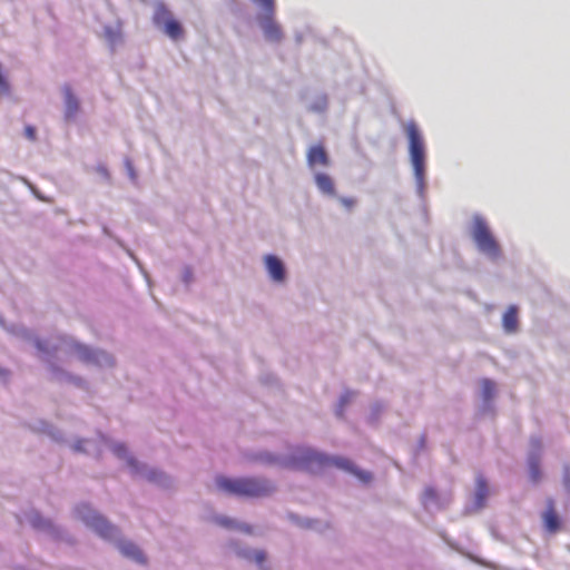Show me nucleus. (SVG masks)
<instances>
[{
  "label": "nucleus",
  "instance_id": "12",
  "mask_svg": "<svg viewBox=\"0 0 570 570\" xmlns=\"http://www.w3.org/2000/svg\"><path fill=\"white\" fill-rule=\"evenodd\" d=\"M53 360L55 358H46L48 370H49L51 379L53 381H56L58 383L72 384L79 389L87 387V381L83 377H81L79 375H75V374L66 371L60 365H58Z\"/></svg>",
  "mask_w": 570,
  "mask_h": 570
},
{
  "label": "nucleus",
  "instance_id": "42",
  "mask_svg": "<svg viewBox=\"0 0 570 570\" xmlns=\"http://www.w3.org/2000/svg\"><path fill=\"white\" fill-rule=\"evenodd\" d=\"M126 166L128 168L129 176L134 179L136 175H135L134 167H132V165H131L129 159H126Z\"/></svg>",
  "mask_w": 570,
  "mask_h": 570
},
{
  "label": "nucleus",
  "instance_id": "40",
  "mask_svg": "<svg viewBox=\"0 0 570 570\" xmlns=\"http://www.w3.org/2000/svg\"><path fill=\"white\" fill-rule=\"evenodd\" d=\"M10 375H11V372L8 368L0 366V380L3 383H8Z\"/></svg>",
  "mask_w": 570,
  "mask_h": 570
},
{
  "label": "nucleus",
  "instance_id": "33",
  "mask_svg": "<svg viewBox=\"0 0 570 570\" xmlns=\"http://www.w3.org/2000/svg\"><path fill=\"white\" fill-rule=\"evenodd\" d=\"M89 442L87 439H77L72 444L71 449L76 453H87V450L85 449V443Z\"/></svg>",
  "mask_w": 570,
  "mask_h": 570
},
{
  "label": "nucleus",
  "instance_id": "28",
  "mask_svg": "<svg viewBox=\"0 0 570 570\" xmlns=\"http://www.w3.org/2000/svg\"><path fill=\"white\" fill-rule=\"evenodd\" d=\"M481 386H482V399H484L485 404H488L489 401H492L494 397L495 384L490 379H482Z\"/></svg>",
  "mask_w": 570,
  "mask_h": 570
},
{
  "label": "nucleus",
  "instance_id": "43",
  "mask_svg": "<svg viewBox=\"0 0 570 570\" xmlns=\"http://www.w3.org/2000/svg\"><path fill=\"white\" fill-rule=\"evenodd\" d=\"M295 39H296V42L299 43L302 41V36L301 35H296Z\"/></svg>",
  "mask_w": 570,
  "mask_h": 570
},
{
  "label": "nucleus",
  "instance_id": "13",
  "mask_svg": "<svg viewBox=\"0 0 570 570\" xmlns=\"http://www.w3.org/2000/svg\"><path fill=\"white\" fill-rule=\"evenodd\" d=\"M264 264L268 277L274 283H284L287 277V269L285 263L275 254H267L264 256Z\"/></svg>",
  "mask_w": 570,
  "mask_h": 570
},
{
  "label": "nucleus",
  "instance_id": "26",
  "mask_svg": "<svg viewBox=\"0 0 570 570\" xmlns=\"http://www.w3.org/2000/svg\"><path fill=\"white\" fill-rule=\"evenodd\" d=\"M274 454H275L274 452H271L267 450H262V451L254 452L250 455V460H253L254 462H257L264 466H272Z\"/></svg>",
  "mask_w": 570,
  "mask_h": 570
},
{
  "label": "nucleus",
  "instance_id": "25",
  "mask_svg": "<svg viewBox=\"0 0 570 570\" xmlns=\"http://www.w3.org/2000/svg\"><path fill=\"white\" fill-rule=\"evenodd\" d=\"M352 391L350 390H346L344 391L340 397H338V401L335 405V409H334V413L336 415V417L338 419H343L344 417V414H345V407L350 404L351 400H352Z\"/></svg>",
  "mask_w": 570,
  "mask_h": 570
},
{
  "label": "nucleus",
  "instance_id": "29",
  "mask_svg": "<svg viewBox=\"0 0 570 570\" xmlns=\"http://www.w3.org/2000/svg\"><path fill=\"white\" fill-rule=\"evenodd\" d=\"M215 522L226 529H235L237 524V520L226 515L215 517Z\"/></svg>",
  "mask_w": 570,
  "mask_h": 570
},
{
  "label": "nucleus",
  "instance_id": "22",
  "mask_svg": "<svg viewBox=\"0 0 570 570\" xmlns=\"http://www.w3.org/2000/svg\"><path fill=\"white\" fill-rule=\"evenodd\" d=\"M488 495V481L482 474H478L475 480L474 508L482 509L485 505Z\"/></svg>",
  "mask_w": 570,
  "mask_h": 570
},
{
  "label": "nucleus",
  "instance_id": "15",
  "mask_svg": "<svg viewBox=\"0 0 570 570\" xmlns=\"http://www.w3.org/2000/svg\"><path fill=\"white\" fill-rule=\"evenodd\" d=\"M547 509L542 513V523L547 532L554 534L562 528V519L556 511L554 500L548 498L546 501Z\"/></svg>",
  "mask_w": 570,
  "mask_h": 570
},
{
  "label": "nucleus",
  "instance_id": "8",
  "mask_svg": "<svg viewBox=\"0 0 570 570\" xmlns=\"http://www.w3.org/2000/svg\"><path fill=\"white\" fill-rule=\"evenodd\" d=\"M472 238L478 250L491 262L503 257L502 248L493 236L487 220L480 214L473 216Z\"/></svg>",
  "mask_w": 570,
  "mask_h": 570
},
{
  "label": "nucleus",
  "instance_id": "32",
  "mask_svg": "<svg viewBox=\"0 0 570 570\" xmlns=\"http://www.w3.org/2000/svg\"><path fill=\"white\" fill-rule=\"evenodd\" d=\"M181 281L186 286H189L194 281V271L191 266L185 265L183 267Z\"/></svg>",
  "mask_w": 570,
  "mask_h": 570
},
{
  "label": "nucleus",
  "instance_id": "11",
  "mask_svg": "<svg viewBox=\"0 0 570 570\" xmlns=\"http://www.w3.org/2000/svg\"><path fill=\"white\" fill-rule=\"evenodd\" d=\"M541 458L542 440L539 435H531L527 454V466L529 480L532 484H538L542 480Z\"/></svg>",
  "mask_w": 570,
  "mask_h": 570
},
{
  "label": "nucleus",
  "instance_id": "7",
  "mask_svg": "<svg viewBox=\"0 0 570 570\" xmlns=\"http://www.w3.org/2000/svg\"><path fill=\"white\" fill-rule=\"evenodd\" d=\"M258 8L255 14V22L258 26L265 41L278 45L285 33L276 20V0H252Z\"/></svg>",
  "mask_w": 570,
  "mask_h": 570
},
{
  "label": "nucleus",
  "instance_id": "18",
  "mask_svg": "<svg viewBox=\"0 0 570 570\" xmlns=\"http://www.w3.org/2000/svg\"><path fill=\"white\" fill-rule=\"evenodd\" d=\"M314 183L318 193L326 198H336V187L334 179L326 173L317 171L314 174Z\"/></svg>",
  "mask_w": 570,
  "mask_h": 570
},
{
  "label": "nucleus",
  "instance_id": "24",
  "mask_svg": "<svg viewBox=\"0 0 570 570\" xmlns=\"http://www.w3.org/2000/svg\"><path fill=\"white\" fill-rule=\"evenodd\" d=\"M287 519L292 523H294L295 525H297L302 529H314L315 525L318 523V520H316V519L301 517L295 512H288Z\"/></svg>",
  "mask_w": 570,
  "mask_h": 570
},
{
  "label": "nucleus",
  "instance_id": "21",
  "mask_svg": "<svg viewBox=\"0 0 570 570\" xmlns=\"http://www.w3.org/2000/svg\"><path fill=\"white\" fill-rule=\"evenodd\" d=\"M328 166L330 157L322 145H314L307 151V165L313 168L315 165Z\"/></svg>",
  "mask_w": 570,
  "mask_h": 570
},
{
  "label": "nucleus",
  "instance_id": "5",
  "mask_svg": "<svg viewBox=\"0 0 570 570\" xmlns=\"http://www.w3.org/2000/svg\"><path fill=\"white\" fill-rule=\"evenodd\" d=\"M101 441L107 444L112 454L126 462L132 478L144 479L149 483L156 484L160 488L168 489L171 487V478L163 470L149 466L148 464L138 461L128 450L125 442L111 441L105 434L99 433Z\"/></svg>",
  "mask_w": 570,
  "mask_h": 570
},
{
  "label": "nucleus",
  "instance_id": "9",
  "mask_svg": "<svg viewBox=\"0 0 570 570\" xmlns=\"http://www.w3.org/2000/svg\"><path fill=\"white\" fill-rule=\"evenodd\" d=\"M151 22L155 28L160 30L170 40L178 41L185 36L183 23L176 19L169 7L161 0H157L153 4Z\"/></svg>",
  "mask_w": 570,
  "mask_h": 570
},
{
  "label": "nucleus",
  "instance_id": "31",
  "mask_svg": "<svg viewBox=\"0 0 570 570\" xmlns=\"http://www.w3.org/2000/svg\"><path fill=\"white\" fill-rule=\"evenodd\" d=\"M562 485L570 495V465L568 463H564L562 466Z\"/></svg>",
  "mask_w": 570,
  "mask_h": 570
},
{
  "label": "nucleus",
  "instance_id": "17",
  "mask_svg": "<svg viewBox=\"0 0 570 570\" xmlns=\"http://www.w3.org/2000/svg\"><path fill=\"white\" fill-rule=\"evenodd\" d=\"M235 553L237 557L248 562L256 563L259 570H271L269 566L266 563L267 554L264 550H256L249 547L237 546L235 548Z\"/></svg>",
  "mask_w": 570,
  "mask_h": 570
},
{
  "label": "nucleus",
  "instance_id": "23",
  "mask_svg": "<svg viewBox=\"0 0 570 570\" xmlns=\"http://www.w3.org/2000/svg\"><path fill=\"white\" fill-rule=\"evenodd\" d=\"M307 109L314 114L325 112L328 109V96L324 92L316 95Z\"/></svg>",
  "mask_w": 570,
  "mask_h": 570
},
{
  "label": "nucleus",
  "instance_id": "27",
  "mask_svg": "<svg viewBox=\"0 0 570 570\" xmlns=\"http://www.w3.org/2000/svg\"><path fill=\"white\" fill-rule=\"evenodd\" d=\"M385 405L381 401H376L371 405L370 414L367 416V422L371 425H375L379 423L382 412L384 411Z\"/></svg>",
  "mask_w": 570,
  "mask_h": 570
},
{
  "label": "nucleus",
  "instance_id": "14",
  "mask_svg": "<svg viewBox=\"0 0 570 570\" xmlns=\"http://www.w3.org/2000/svg\"><path fill=\"white\" fill-rule=\"evenodd\" d=\"M28 428L33 432L46 434L58 444H65L67 442L63 432L46 420L38 419L31 423H28Z\"/></svg>",
  "mask_w": 570,
  "mask_h": 570
},
{
  "label": "nucleus",
  "instance_id": "35",
  "mask_svg": "<svg viewBox=\"0 0 570 570\" xmlns=\"http://www.w3.org/2000/svg\"><path fill=\"white\" fill-rule=\"evenodd\" d=\"M105 36L106 38L110 41V42H115L116 39L119 37V32L117 30H115L112 27L110 26H106L105 27Z\"/></svg>",
  "mask_w": 570,
  "mask_h": 570
},
{
  "label": "nucleus",
  "instance_id": "38",
  "mask_svg": "<svg viewBox=\"0 0 570 570\" xmlns=\"http://www.w3.org/2000/svg\"><path fill=\"white\" fill-rule=\"evenodd\" d=\"M425 445H426V434L423 433V434H421V436L417 441L416 449H415V455H417V453L420 451L424 450Z\"/></svg>",
  "mask_w": 570,
  "mask_h": 570
},
{
  "label": "nucleus",
  "instance_id": "3",
  "mask_svg": "<svg viewBox=\"0 0 570 570\" xmlns=\"http://www.w3.org/2000/svg\"><path fill=\"white\" fill-rule=\"evenodd\" d=\"M73 515L99 538L114 543L125 558L137 564L144 566L147 563V557L144 551L134 541L125 539L119 527L111 523L104 514L94 509L90 503L80 502L76 504Z\"/></svg>",
  "mask_w": 570,
  "mask_h": 570
},
{
  "label": "nucleus",
  "instance_id": "19",
  "mask_svg": "<svg viewBox=\"0 0 570 570\" xmlns=\"http://www.w3.org/2000/svg\"><path fill=\"white\" fill-rule=\"evenodd\" d=\"M502 327L505 334H514L519 330V308L510 305L502 316Z\"/></svg>",
  "mask_w": 570,
  "mask_h": 570
},
{
  "label": "nucleus",
  "instance_id": "2",
  "mask_svg": "<svg viewBox=\"0 0 570 570\" xmlns=\"http://www.w3.org/2000/svg\"><path fill=\"white\" fill-rule=\"evenodd\" d=\"M314 465L318 469L333 465L355 475L364 484L370 483L373 478L371 472L360 469L347 458L331 455L307 445H297L289 454L275 453L272 462V466L289 471L313 472Z\"/></svg>",
  "mask_w": 570,
  "mask_h": 570
},
{
  "label": "nucleus",
  "instance_id": "37",
  "mask_svg": "<svg viewBox=\"0 0 570 570\" xmlns=\"http://www.w3.org/2000/svg\"><path fill=\"white\" fill-rule=\"evenodd\" d=\"M235 529L238 531H242L244 533H247V534H252V532H253V528L250 524L245 523V522H239V521H237Z\"/></svg>",
  "mask_w": 570,
  "mask_h": 570
},
{
  "label": "nucleus",
  "instance_id": "10",
  "mask_svg": "<svg viewBox=\"0 0 570 570\" xmlns=\"http://www.w3.org/2000/svg\"><path fill=\"white\" fill-rule=\"evenodd\" d=\"M27 520L33 530L47 534L52 541L65 542L69 546L76 544V539L62 525L43 517L38 510H31L27 514Z\"/></svg>",
  "mask_w": 570,
  "mask_h": 570
},
{
  "label": "nucleus",
  "instance_id": "1",
  "mask_svg": "<svg viewBox=\"0 0 570 570\" xmlns=\"http://www.w3.org/2000/svg\"><path fill=\"white\" fill-rule=\"evenodd\" d=\"M16 333L23 340L31 342L45 362L46 358H55L58 352L63 351L66 353H75L78 360L87 365H95L100 368L115 365V358L110 353L80 343L72 336L58 335L51 340H43L32 330L24 326H19Z\"/></svg>",
  "mask_w": 570,
  "mask_h": 570
},
{
  "label": "nucleus",
  "instance_id": "16",
  "mask_svg": "<svg viewBox=\"0 0 570 570\" xmlns=\"http://www.w3.org/2000/svg\"><path fill=\"white\" fill-rule=\"evenodd\" d=\"M63 94V119L67 122H72L76 120L77 115L80 110V101L77 96L73 94L72 88L69 85H65L62 87Z\"/></svg>",
  "mask_w": 570,
  "mask_h": 570
},
{
  "label": "nucleus",
  "instance_id": "39",
  "mask_svg": "<svg viewBox=\"0 0 570 570\" xmlns=\"http://www.w3.org/2000/svg\"><path fill=\"white\" fill-rule=\"evenodd\" d=\"M493 410V403L492 401H489L488 404H485V400L483 399L482 404L480 406V413L485 414L488 412H491Z\"/></svg>",
  "mask_w": 570,
  "mask_h": 570
},
{
  "label": "nucleus",
  "instance_id": "20",
  "mask_svg": "<svg viewBox=\"0 0 570 570\" xmlns=\"http://www.w3.org/2000/svg\"><path fill=\"white\" fill-rule=\"evenodd\" d=\"M421 502L426 511H439L443 509V503L436 489L432 485L425 488Z\"/></svg>",
  "mask_w": 570,
  "mask_h": 570
},
{
  "label": "nucleus",
  "instance_id": "6",
  "mask_svg": "<svg viewBox=\"0 0 570 570\" xmlns=\"http://www.w3.org/2000/svg\"><path fill=\"white\" fill-rule=\"evenodd\" d=\"M216 484L220 490L240 498H265L277 490L275 482L261 476H218Z\"/></svg>",
  "mask_w": 570,
  "mask_h": 570
},
{
  "label": "nucleus",
  "instance_id": "36",
  "mask_svg": "<svg viewBox=\"0 0 570 570\" xmlns=\"http://www.w3.org/2000/svg\"><path fill=\"white\" fill-rule=\"evenodd\" d=\"M24 136H26V138H28L31 141L36 140V138H37V129H36V127L32 126V125H27L24 127Z\"/></svg>",
  "mask_w": 570,
  "mask_h": 570
},
{
  "label": "nucleus",
  "instance_id": "4",
  "mask_svg": "<svg viewBox=\"0 0 570 570\" xmlns=\"http://www.w3.org/2000/svg\"><path fill=\"white\" fill-rule=\"evenodd\" d=\"M407 138L409 161L412 167L415 183V193L424 203L426 199L428 176V149L421 129L414 120H409L405 126Z\"/></svg>",
  "mask_w": 570,
  "mask_h": 570
},
{
  "label": "nucleus",
  "instance_id": "30",
  "mask_svg": "<svg viewBox=\"0 0 570 570\" xmlns=\"http://www.w3.org/2000/svg\"><path fill=\"white\" fill-rule=\"evenodd\" d=\"M11 92V86L8 78L3 73L2 65L0 63V96H8Z\"/></svg>",
  "mask_w": 570,
  "mask_h": 570
},
{
  "label": "nucleus",
  "instance_id": "41",
  "mask_svg": "<svg viewBox=\"0 0 570 570\" xmlns=\"http://www.w3.org/2000/svg\"><path fill=\"white\" fill-rule=\"evenodd\" d=\"M97 171H98V173H99V174H100L105 179H109V171H108V169H107L105 166L99 165V166L97 167Z\"/></svg>",
  "mask_w": 570,
  "mask_h": 570
},
{
  "label": "nucleus",
  "instance_id": "34",
  "mask_svg": "<svg viewBox=\"0 0 570 570\" xmlns=\"http://www.w3.org/2000/svg\"><path fill=\"white\" fill-rule=\"evenodd\" d=\"M336 199L347 209L351 210L355 206V199L352 197L337 196Z\"/></svg>",
  "mask_w": 570,
  "mask_h": 570
}]
</instances>
